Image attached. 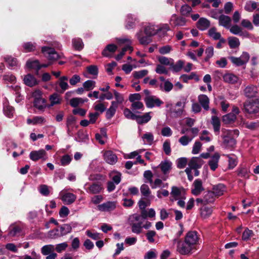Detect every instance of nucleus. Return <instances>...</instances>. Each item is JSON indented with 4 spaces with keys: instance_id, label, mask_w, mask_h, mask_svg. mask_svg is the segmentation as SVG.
Instances as JSON below:
<instances>
[{
    "instance_id": "obj_60",
    "label": "nucleus",
    "mask_w": 259,
    "mask_h": 259,
    "mask_svg": "<svg viewBox=\"0 0 259 259\" xmlns=\"http://www.w3.org/2000/svg\"><path fill=\"white\" fill-rule=\"evenodd\" d=\"M223 143L226 147H232L236 144V141L234 137L223 138Z\"/></svg>"
},
{
    "instance_id": "obj_53",
    "label": "nucleus",
    "mask_w": 259,
    "mask_h": 259,
    "mask_svg": "<svg viewBox=\"0 0 259 259\" xmlns=\"http://www.w3.org/2000/svg\"><path fill=\"white\" fill-rule=\"evenodd\" d=\"M142 138L144 140V142L145 144L151 145L153 140L154 137L152 133H148L143 135Z\"/></svg>"
},
{
    "instance_id": "obj_19",
    "label": "nucleus",
    "mask_w": 259,
    "mask_h": 259,
    "mask_svg": "<svg viewBox=\"0 0 259 259\" xmlns=\"http://www.w3.org/2000/svg\"><path fill=\"white\" fill-rule=\"evenodd\" d=\"M220 158V154L215 153L208 161V164L212 170L214 171L218 168Z\"/></svg>"
},
{
    "instance_id": "obj_4",
    "label": "nucleus",
    "mask_w": 259,
    "mask_h": 259,
    "mask_svg": "<svg viewBox=\"0 0 259 259\" xmlns=\"http://www.w3.org/2000/svg\"><path fill=\"white\" fill-rule=\"evenodd\" d=\"M196 250L192 246L190 245L186 241H178L177 251L182 255H188L193 253Z\"/></svg>"
},
{
    "instance_id": "obj_28",
    "label": "nucleus",
    "mask_w": 259,
    "mask_h": 259,
    "mask_svg": "<svg viewBox=\"0 0 259 259\" xmlns=\"http://www.w3.org/2000/svg\"><path fill=\"white\" fill-rule=\"evenodd\" d=\"M150 112L146 113L143 115H138L136 118V121L139 124L146 123L150 120L151 116L150 115Z\"/></svg>"
},
{
    "instance_id": "obj_21",
    "label": "nucleus",
    "mask_w": 259,
    "mask_h": 259,
    "mask_svg": "<svg viewBox=\"0 0 259 259\" xmlns=\"http://www.w3.org/2000/svg\"><path fill=\"white\" fill-rule=\"evenodd\" d=\"M140 191L142 196L146 199H153L154 196L151 195V191L149 186L146 184H143L140 187Z\"/></svg>"
},
{
    "instance_id": "obj_37",
    "label": "nucleus",
    "mask_w": 259,
    "mask_h": 259,
    "mask_svg": "<svg viewBox=\"0 0 259 259\" xmlns=\"http://www.w3.org/2000/svg\"><path fill=\"white\" fill-rule=\"evenodd\" d=\"M117 46L113 44H109L106 46L102 52V55L105 57H109V52L114 53L117 50Z\"/></svg>"
},
{
    "instance_id": "obj_44",
    "label": "nucleus",
    "mask_w": 259,
    "mask_h": 259,
    "mask_svg": "<svg viewBox=\"0 0 259 259\" xmlns=\"http://www.w3.org/2000/svg\"><path fill=\"white\" fill-rule=\"evenodd\" d=\"M185 62L184 61L180 60L178 61L176 64H174L172 62V65H170L172 70L176 72H179L183 68Z\"/></svg>"
},
{
    "instance_id": "obj_7",
    "label": "nucleus",
    "mask_w": 259,
    "mask_h": 259,
    "mask_svg": "<svg viewBox=\"0 0 259 259\" xmlns=\"http://www.w3.org/2000/svg\"><path fill=\"white\" fill-rule=\"evenodd\" d=\"M170 195L171 196V200L172 201L179 200V199H186L185 193L183 189L176 186L172 187Z\"/></svg>"
},
{
    "instance_id": "obj_43",
    "label": "nucleus",
    "mask_w": 259,
    "mask_h": 259,
    "mask_svg": "<svg viewBox=\"0 0 259 259\" xmlns=\"http://www.w3.org/2000/svg\"><path fill=\"white\" fill-rule=\"evenodd\" d=\"M55 246L53 245L49 244L44 246L41 249V252L44 255H47L50 253L54 252Z\"/></svg>"
},
{
    "instance_id": "obj_41",
    "label": "nucleus",
    "mask_w": 259,
    "mask_h": 259,
    "mask_svg": "<svg viewBox=\"0 0 259 259\" xmlns=\"http://www.w3.org/2000/svg\"><path fill=\"white\" fill-rule=\"evenodd\" d=\"M59 229L62 236L66 235L72 231V227L70 225L66 224L61 225Z\"/></svg>"
},
{
    "instance_id": "obj_55",
    "label": "nucleus",
    "mask_w": 259,
    "mask_h": 259,
    "mask_svg": "<svg viewBox=\"0 0 259 259\" xmlns=\"http://www.w3.org/2000/svg\"><path fill=\"white\" fill-rule=\"evenodd\" d=\"M253 235V231L246 228L242 233V239L244 241H247L249 240Z\"/></svg>"
},
{
    "instance_id": "obj_22",
    "label": "nucleus",
    "mask_w": 259,
    "mask_h": 259,
    "mask_svg": "<svg viewBox=\"0 0 259 259\" xmlns=\"http://www.w3.org/2000/svg\"><path fill=\"white\" fill-rule=\"evenodd\" d=\"M210 21L205 18H201L197 22V27L200 30H205L210 26Z\"/></svg>"
},
{
    "instance_id": "obj_58",
    "label": "nucleus",
    "mask_w": 259,
    "mask_h": 259,
    "mask_svg": "<svg viewBox=\"0 0 259 259\" xmlns=\"http://www.w3.org/2000/svg\"><path fill=\"white\" fill-rule=\"evenodd\" d=\"M192 8L188 5H183L180 10V12L182 15L187 16L191 12Z\"/></svg>"
},
{
    "instance_id": "obj_63",
    "label": "nucleus",
    "mask_w": 259,
    "mask_h": 259,
    "mask_svg": "<svg viewBox=\"0 0 259 259\" xmlns=\"http://www.w3.org/2000/svg\"><path fill=\"white\" fill-rule=\"evenodd\" d=\"M96 82L92 80H88L85 81L83 86L87 91H90L95 87Z\"/></svg>"
},
{
    "instance_id": "obj_59",
    "label": "nucleus",
    "mask_w": 259,
    "mask_h": 259,
    "mask_svg": "<svg viewBox=\"0 0 259 259\" xmlns=\"http://www.w3.org/2000/svg\"><path fill=\"white\" fill-rule=\"evenodd\" d=\"M257 3L255 2H249L245 6L244 9L246 11L251 12L257 8Z\"/></svg>"
},
{
    "instance_id": "obj_27",
    "label": "nucleus",
    "mask_w": 259,
    "mask_h": 259,
    "mask_svg": "<svg viewBox=\"0 0 259 259\" xmlns=\"http://www.w3.org/2000/svg\"><path fill=\"white\" fill-rule=\"evenodd\" d=\"M118 107L117 104L115 101H112L109 108L106 111V118L111 119L115 114L116 109Z\"/></svg>"
},
{
    "instance_id": "obj_36",
    "label": "nucleus",
    "mask_w": 259,
    "mask_h": 259,
    "mask_svg": "<svg viewBox=\"0 0 259 259\" xmlns=\"http://www.w3.org/2000/svg\"><path fill=\"white\" fill-rule=\"evenodd\" d=\"M180 77L185 82H187L189 80L193 79H194L196 81H198L199 80L198 76L195 72H191L189 75L183 74Z\"/></svg>"
},
{
    "instance_id": "obj_57",
    "label": "nucleus",
    "mask_w": 259,
    "mask_h": 259,
    "mask_svg": "<svg viewBox=\"0 0 259 259\" xmlns=\"http://www.w3.org/2000/svg\"><path fill=\"white\" fill-rule=\"evenodd\" d=\"M49 187L46 185H41L39 186L38 191L43 196H47L50 194Z\"/></svg>"
},
{
    "instance_id": "obj_20",
    "label": "nucleus",
    "mask_w": 259,
    "mask_h": 259,
    "mask_svg": "<svg viewBox=\"0 0 259 259\" xmlns=\"http://www.w3.org/2000/svg\"><path fill=\"white\" fill-rule=\"evenodd\" d=\"M223 78L225 82L230 84H235L239 80V77L237 75L231 73L225 74L223 76Z\"/></svg>"
},
{
    "instance_id": "obj_35",
    "label": "nucleus",
    "mask_w": 259,
    "mask_h": 259,
    "mask_svg": "<svg viewBox=\"0 0 259 259\" xmlns=\"http://www.w3.org/2000/svg\"><path fill=\"white\" fill-rule=\"evenodd\" d=\"M225 191V185L223 184H220L213 187L212 192L214 193V195L215 196H220L224 194Z\"/></svg>"
},
{
    "instance_id": "obj_54",
    "label": "nucleus",
    "mask_w": 259,
    "mask_h": 259,
    "mask_svg": "<svg viewBox=\"0 0 259 259\" xmlns=\"http://www.w3.org/2000/svg\"><path fill=\"white\" fill-rule=\"evenodd\" d=\"M48 237L51 239H56L62 237L59 228L50 231L48 233Z\"/></svg>"
},
{
    "instance_id": "obj_10",
    "label": "nucleus",
    "mask_w": 259,
    "mask_h": 259,
    "mask_svg": "<svg viewBox=\"0 0 259 259\" xmlns=\"http://www.w3.org/2000/svg\"><path fill=\"white\" fill-rule=\"evenodd\" d=\"M244 96L248 98H252L256 97L258 93V88L253 84L247 85L243 91Z\"/></svg>"
},
{
    "instance_id": "obj_5",
    "label": "nucleus",
    "mask_w": 259,
    "mask_h": 259,
    "mask_svg": "<svg viewBox=\"0 0 259 259\" xmlns=\"http://www.w3.org/2000/svg\"><path fill=\"white\" fill-rule=\"evenodd\" d=\"M187 19L182 16H179L176 14H173L171 16L169 23L174 28H179L185 26L186 25Z\"/></svg>"
},
{
    "instance_id": "obj_3",
    "label": "nucleus",
    "mask_w": 259,
    "mask_h": 259,
    "mask_svg": "<svg viewBox=\"0 0 259 259\" xmlns=\"http://www.w3.org/2000/svg\"><path fill=\"white\" fill-rule=\"evenodd\" d=\"M141 217L139 214H134L130 218V224L133 233L139 234L142 232V222H140Z\"/></svg>"
},
{
    "instance_id": "obj_29",
    "label": "nucleus",
    "mask_w": 259,
    "mask_h": 259,
    "mask_svg": "<svg viewBox=\"0 0 259 259\" xmlns=\"http://www.w3.org/2000/svg\"><path fill=\"white\" fill-rule=\"evenodd\" d=\"M49 100L50 101V104L49 107L53 106L55 105L60 104L61 103L62 99L60 96L57 94L54 93L50 96Z\"/></svg>"
},
{
    "instance_id": "obj_11",
    "label": "nucleus",
    "mask_w": 259,
    "mask_h": 259,
    "mask_svg": "<svg viewBox=\"0 0 259 259\" xmlns=\"http://www.w3.org/2000/svg\"><path fill=\"white\" fill-rule=\"evenodd\" d=\"M30 159L34 161L39 159L46 160L47 159V153L44 149L37 151H32L29 154Z\"/></svg>"
},
{
    "instance_id": "obj_49",
    "label": "nucleus",
    "mask_w": 259,
    "mask_h": 259,
    "mask_svg": "<svg viewBox=\"0 0 259 259\" xmlns=\"http://www.w3.org/2000/svg\"><path fill=\"white\" fill-rule=\"evenodd\" d=\"M156 27H157L158 33L162 35H165L166 32L170 30V27L167 24H163Z\"/></svg>"
},
{
    "instance_id": "obj_1",
    "label": "nucleus",
    "mask_w": 259,
    "mask_h": 259,
    "mask_svg": "<svg viewBox=\"0 0 259 259\" xmlns=\"http://www.w3.org/2000/svg\"><path fill=\"white\" fill-rule=\"evenodd\" d=\"M244 111L252 116L259 117V98L244 103Z\"/></svg>"
},
{
    "instance_id": "obj_47",
    "label": "nucleus",
    "mask_w": 259,
    "mask_h": 259,
    "mask_svg": "<svg viewBox=\"0 0 259 259\" xmlns=\"http://www.w3.org/2000/svg\"><path fill=\"white\" fill-rule=\"evenodd\" d=\"M136 20V18H134L132 15H128L127 17V23L125 25V28L127 29H133L135 26V21Z\"/></svg>"
},
{
    "instance_id": "obj_14",
    "label": "nucleus",
    "mask_w": 259,
    "mask_h": 259,
    "mask_svg": "<svg viewBox=\"0 0 259 259\" xmlns=\"http://www.w3.org/2000/svg\"><path fill=\"white\" fill-rule=\"evenodd\" d=\"M104 159L105 161L109 164L113 165L117 161L116 155L112 151H107L104 153Z\"/></svg>"
},
{
    "instance_id": "obj_39",
    "label": "nucleus",
    "mask_w": 259,
    "mask_h": 259,
    "mask_svg": "<svg viewBox=\"0 0 259 259\" xmlns=\"http://www.w3.org/2000/svg\"><path fill=\"white\" fill-rule=\"evenodd\" d=\"M208 36L214 40H218L222 37L220 32H217L215 27H212L208 31Z\"/></svg>"
},
{
    "instance_id": "obj_50",
    "label": "nucleus",
    "mask_w": 259,
    "mask_h": 259,
    "mask_svg": "<svg viewBox=\"0 0 259 259\" xmlns=\"http://www.w3.org/2000/svg\"><path fill=\"white\" fill-rule=\"evenodd\" d=\"M158 61L161 64L164 65H172L174 60L171 58H168L164 56H160L158 58Z\"/></svg>"
},
{
    "instance_id": "obj_17",
    "label": "nucleus",
    "mask_w": 259,
    "mask_h": 259,
    "mask_svg": "<svg viewBox=\"0 0 259 259\" xmlns=\"http://www.w3.org/2000/svg\"><path fill=\"white\" fill-rule=\"evenodd\" d=\"M194 188L192 189V193L193 195L197 196L203 191L202 182L200 179H196L193 183Z\"/></svg>"
},
{
    "instance_id": "obj_31",
    "label": "nucleus",
    "mask_w": 259,
    "mask_h": 259,
    "mask_svg": "<svg viewBox=\"0 0 259 259\" xmlns=\"http://www.w3.org/2000/svg\"><path fill=\"white\" fill-rule=\"evenodd\" d=\"M136 36L140 44L142 45L146 46L151 42V39L150 37V36H142V31L138 32Z\"/></svg>"
},
{
    "instance_id": "obj_38",
    "label": "nucleus",
    "mask_w": 259,
    "mask_h": 259,
    "mask_svg": "<svg viewBox=\"0 0 259 259\" xmlns=\"http://www.w3.org/2000/svg\"><path fill=\"white\" fill-rule=\"evenodd\" d=\"M46 100L43 98L34 99L33 102L34 106L40 110H44L46 108Z\"/></svg>"
},
{
    "instance_id": "obj_15",
    "label": "nucleus",
    "mask_w": 259,
    "mask_h": 259,
    "mask_svg": "<svg viewBox=\"0 0 259 259\" xmlns=\"http://www.w3.org/2000/svg\"><path fill=\"white\" fill-rule=\"evenodd\" d=\"M198 101L205 110L208 111L209 109V99L206 95L201 94L199 95Z\"/></svg>"
},
{
    "instance_id": "obj_56",
    "label": "nucleus",
    "mask_w": 259,
    "mask_h": 259,
    "mask_svg": "<svg viewBox=\"0 0 259 259\" xmlns=\"http://www.w3.org/2000/svg\"><path fill=\"white\" fill-rule=\"evenodd\" d=\"M249 170L246 167H241L238 170V175L242 178L248 179Z\"/></svg>"
},
{
    "instance_id": "obj_61",
    "label": "nucleus",
    "mask_w": 259,
    "mask_h": 259,
    "mask_svg": "<svg viewBox=\"0 0 259 259\" xmlns=\"http://www.w3.org/2000/svg\"><path fill=\"white\" fill-rule=\"evenodd\" d=\"M123 114L126 118L132 120H136L137 116V115L134 114L128 108L124 109L123 110Z\"/></svg>"
},
{
    "instance_id": "obj_33",
    "label": "nucleus",
    "mask_w": 259,
    "mask_h": 259,
    "mask_svg": "<svg viewBox=\"0 0 259 259\" xmlns=\"http://www.w3.org/2000/svg\"><path fill=\"white\" fill-rule=\"evenodd\" d=\"M211 119V123L213 126L214 132L219 133L221 127V121L220 119L216 116H212Z\"/></svg>"
},
{
    "instance_id": "obj_6",
    "label": "nucleus",
    "mask_w": 259,
    "mask_h": 259,
    "mask_svg": "<svg viewBox=\"0 0 259 259\" xmlns=\"http://www.w3.org/2000/svg\"><path fill=\"white\" fill-rule=\"evenodd\" d=\"M41 51L50 61H55L62 58V56L58 54L54 49L52 48L43 47L41 48Z\"/></svg>"
},
{
    "instance_id": "obj_46",
    "label": "nucleus",
    "mask_w": 259,
    "mask_h": 259,
    "mask_svg": "<svg viewBox=\"0 0 259 259\" xmlns=\"http://www.w3.org/2000/svg\"><path fill=\"white\" fill-rule=\"evenodd\" d=\"M26 65L28 68L31 69H36L37 71H38L41 68L39 62L38 60H34L32 61H28L26 63Z\"/></svg>"
},
{
    "instance_id": "obj_64",
    "label": "nucleus",
    "mask_w": 259,
    "mask_h": 259,
    "mask_svg": "<svg viewBox=\"0 0 259 259\" xmlns=\"http://www.w3.org/2000/svg\"><path fill=\"white\" fill-rule=\"evenodd\" d=\"M148 73V71L147 70L144 69L138 71H135L133 72V75L135 78L139 79L146 76Z\"/></svg>"
},
{
    "instance_id": "obj_51",
    "label": "nucleus",
    "mask_w": 259,
    "mask_h": 259,
    "mask_svg": "<svg viewBox=\"0 0 259 259\" xmlns=\"http://www.w3.org/2000/svg\"><path fill=\"white\" fill-rule=\"evenodd\" d=\"M5 61L8 63L9 67L17 66L18 64V61L16 58L11 56H7L5 58Z\"/></svg>"
},
{
    "instance_id": "obj_23",
    "label": "nucleus",
    "mask_w": 259,
    "mask_h": 259,
    "mask_svg": "<svg viewBox=\"0 0 259 259\" xmlns=\"http://www.w3.org/2000/svg\"><path fill=\"white\" fill-rule=\"evenodd\" d=\"M23 81L24 83L30 87L35 85L38 83L36 78L31 74H28L24 77Z\"/></svg>"
},
{
    "instance_id": "obj_26",
    "label": "nucleus",
    "mask_w": 259,
    "mask_h": 259,
    "mask_svg": "<svg viewBox=\"0 0 259 259\" xmlns=\"http://www.w3.org/2000/svg\"><path fill=\"white\" fill-rule=\"evenodd\" d=\"M157 26L154 25L148 24L145 26L144 32L147 35L152 36L158 33Z\"/></svg>"
},
{
    "instance_id": "obj_40",
    "label": "nucleus",
    "mask_w": 259,
    "mask_h": 259,
    "mask_svg": "<svg viewBox=\"0 0 259 259\" xmlns=\"http://www.w3.org/2000/svg\"><path fill=\"white\" fill-rule=\"evenodd\" d=\"M4 114L9 118L13 116L14 109L12 106H11L7 103L4 104L3 109Z\"/></svg>"
},
{
    "instance_id": "obj_34",
    "label": "nucleus",
    "mask_w": 259,
    "mask_h": 259,
    "mask_svg": "<svg viewBox=\"0 0 259 259\" xmlns=\"http://www.w3.org/2000/svg\"><path fill=\"white\" fill-rule=\"evenodd\" d=\"M171 162L169 161H162L159 165L162 172L164 174H166L169 172L171 168Z\"/></svg>"
},
{
    "instance_id": "obj_24",
    "label": "nucleus",
    "mask_w": 259,
    "mask_h": 259,
    "mask_svg": "<svg viewBox=\"0 0 259 259\" xmlns=\"http://www.w3.org/2000/svg\"><path fill=\"white\" fill-rule=\"evenodd\" d=\"M76 198L73 193H66L62 195L61 199L66 204H70L74 202Z\"/></svg>"
},
{
    "instance_id": "obj_18",
    "label": "nucleus",
    "mask_w": 259,
    "mask_h": 259,
    "mask_svg": "<svg viewBox=\"0 0 259 259\" xmlns=\"http://www.w3.org/2000/svg\"><path fill=\"white\" fill-rule=\"evenodd\" d=\"M102 189L103 188L101 184L98 183H94L88 187L87 189V192L90 194H96L100 193Z\"/></svg>"
},
{
    "instance_id": "obj_13",
    "label": "nucleus",
    "mask_w": 259,
    "mask_h": 259,
    "mask_svg": "<svg viewBox=\"0 0 259 259\" xmlns=\"http://www.w3.org/2000/svg\"><path fill=\"white\" fill-rule=\"evenodd\" d=\"M204 161L199 157H193L189 161L188 167L190 170L200 168L203 165Z\"/></svg>"
},
{
    "instance_id": "obj_62",
    "label": "nucleus",
    "mask_w": 259,
    "mask_h": 259,
    "mask_svg": "<svg viewBox=\"0 0 259 259\" xmlns=\"http://www.w3.org/2000/svg\"><path fill=\"white\" fill-rule=\"evenodd\" d=\"M193 137H189L186 135H184L181 137L179 140V143L183 146H187L188 144L191 142Z\"/></svg>"
},
{
    "instance_id": "obj_52",
    "label": "nucleus",
    "mask_w": 259,
    "mask_h": 259,
    "mask_svg": "<svg viewBox=\"0 0 259 259\" xmlns=\"http://www.w3.org/2000/svg\"><path fill=\"white\" fill-rule=\"evenodd\" d=\"M212 211V209L210 207H202L201 209V212H200L201 216L203 219H206L211 215Z\"/></svg>"
},
{
    "instance_id": "obj_12",
    "label": "nucleus",
    "mask_w": 259,
    "mask_h": 259,
    "mask_svg": "<svg viewBox=\"0 0 259 259\" xmlns=\"http://www.w3.org/2000/svg\"><path fill=\"white\" fill-rule=\"evenodd\" d=\"M116 203V201H107L98 205L97 207L101 211H111L115 209Z\"/></svg>"
},
{
    "instance_id": "obj_45",
    "label": "nucleus",
    "mask_w": 259,
    "mask_h": 259,
    "mask_svg": "<svg viewBox=\"0 0 259 259\" xmlns=\"http://www.w3.org/2000/svg\"><path fill=\"white\" fill-rule=\"evenodd\" d=\"M204 204L212 203L215 200V195L212 191H208L204 196Z\"/></svg>"
},
{
    "instance_id": "obj_48",
    "label": "nucleus",
    "mask_w": 259,
    "mask_h": 259,
    "mask_svg": "<svg viewBox=\"0 0 259 259\" xmlns=\"http://www.w3.org/2000/svg\"><path fill=\"white\" fill-rule=\"evenodd\" d=\"M72 45L76 50H81L83 47V44L82 40L79 38L72 39Z\"/></svg>"
},
{
    "instance_id": "obj_16",
    "label": "nucleus",
    "mask_w": 259,
    "mask_h": 259,
    "mask_svg": "<svg viewBox=\"0 0 259 259\" xmlns=\"http://www.w3.org/2000/svg\"><path fill=\"white\" fill-rule=\"evenodd\" d=\"M219 24L220 25L229 29L231 26V19L227 15H221L218 17Z\"/></svg>"
},
{
    "instance_id": "obj_30",
    "label": "nucleus",
    "mask_w": 259,
    "mask_h": 259,
    "mask_svg": "<svg viewBox=\"0 0 259 259\" xmlns=\"http://www.w3.org/2000/svg\"><path fill=\"white\" fill-rule=\"evenodd\" d=\"M236 119V116L234 113H228L222 117V121L225 124L233 123Z\"/></svg>"
},
{
    "instance_id": "obj_32",
    "label": "nucleus",
    "mask_w": 259,
    "mask_h": 259,
    "mask_svg": "<svg viewBox=\"0 0 259 259\" xmlns=\"http://www.w3.org/2000/svg\"><path fill=\"white\" fill-rule=\"evenodd\" d=\"M229 29L230 31L233 34L244 36L248 35V33L247 32H243L242 28L237 25H234L231 27L230 26Z\"/></svg>"
},
{
    "instance_id": "obj_8",
    "label": "nucleus",
    "mask_w": 259,
    "mask_h": 259,
    "mask_svg": "<svg viewBox=\"0 0 259 259\" xmlns=\"http://www.w3.org/2000/svg\"><path fill=\"white\" fill-rule=\"evenodd\" d=\"M146 105L148 108H152L155 106L159 107L163 102L155 96L146 97L144 99Z\"/></svg>"
},
{
    "instance_id": "obj_2",
    "label": "nucleus",
    "mask_w": 259,
    "mask_h": 259,
    "mask_svg": "<svg viewBox=\"0 0 259 259\" xmlns=\"http://www.w3.org/2000/svg\"><path fill=\"white\" fill-rule=\"evenodd\" d=\"M186 98H183L181 101H178L175 106L172 104H167L166 107L169 108V113L172 117L178 118L182 115L186 103Z\"/></svg>"
},
{
    "instance_id": "obj_42",
    "label": "nucleus",
    "mask_w": 259,
    "mask_h": 259,
    "mask_svg": "<svg viewBox=\"0 0 259 259\" xmlns=\"http://www.w3.org/2000/svg\"><path fill=\"white\" fill-rule=\"evenodd\" d=\"M228 44L230 48L235 49L238 48L240 44L238 38L232 36L228 38Z\"/></svg>"
},
{
    "instance_id": "obj_25",
    "label": "nucleus",
    "mask_w": 259,
    "mask_h": 259,
    "mask_svg": "<svg viewBox=\"0 0 259 259\" xmlns=\"http://www.w3.org/2000/svg\"><path fill=\"white\" fill-rule=\"evenodd\" d=\"M222 138H231L234 137V136L237 137L239 135V131L237 130H230L226 128H222Z\"/></svg>"
},
{
    "instance_id": "obj_9",
    "label": "nucleus",
    "mask_w": 259,
    "mask_h": 259,
    "mask_svg": "<svg viewBox=\"0 0 259 259\" xmlns=\"http://www.w3.org/2000/svg\"><path fill=\"white\" fill-rule=\"evenodd\" d=\"M198 240L199 238L196 231H189L187 233L185 238V240L195 249H196V245L197 244Z\"/></svg>"
}]
</instances>
